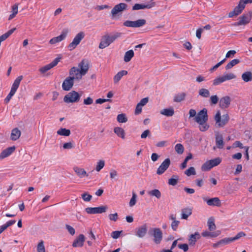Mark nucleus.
I'll use <instances>...</instances> for the list:
<instances>
[{
  "instance_id": "obj_47",
  "label": "nucleus",
  "mask_w": 252,
  "mask_h": 252,
  "mask_svg": "<svg viewBox=\"0 0 252 252\" xmlns=\"http://www.w3.org/2000/svg\"><path fill=\"white\" fill-rule=\"evenodd\" d=\"M104 165H105L104 161L103 160H100L97 163V165L95 167V170L97 172H99L104 167Z\"/></svg>"
},
{
  "instance_id": "obj_53",
  "label": "nucleus",
  "mask_w": 252,
  "mask_h": 252,
  "mask_svg": "<svg viewBox=\"0 0 252 252\" xmlns=\"http://www.w3.org/2000/svg\"><path fill=\"white\" fill-rule=\"evenodd\" d=\"M82 198L85 201H90L92 198V196L85 192L82 194Z\"/></svg>"
},
{
  "instance_id": "obj_12",
  "label": "nucleus",
  "mask_w": 252,
  "mask_h": 252,
  "mask_svg": "<svg viewBox=\"0 0 252 252\" xmlns=\"http://www.w3.org/2000/svg\"><path fill=\"white\" fill-rule=\"evenodd\" d=\"M68 32V30L67 29H63L61 35L58 36L57 37H55L51 39L49 41V43L50 44H55L57 43L60 42L63 40L65 37H66Z\"/></svg>"
},
{
  "instance_id": "obj_29",
  "label": "nucleus",
  "mask_w": 252,
  "mask_h": 252,
  "mask_svg": "<svg viewBox=\"0 0 252 252\" xmlns=\"http://www.w3.org/2000/svg\"><path fill=\"white\" fill-rule=\"evenodd\" d=\"M21 134V131L18 128H15L12 130L10 138L13 141L19 138Z\"/></svg>"
},
{
  "instance_id": "obj_40",
  "label": "nucleus",
  "mask_w": 252,
  "mask_h": 252,
  "mask_svg": "<svg viewBox=\"0 0 252 252\" xmlns=\"http://www.w3.org/2000/svg\"><path fill=\"white\" fill-rule=\"evenodd\" d=\"M199 95L202 97L207 98L210 96V92L208 90L204 88L200 89L198 92Z\"/></svg>"
},
{
  "instance_id": "obj_50",
  "label": "nucleus",
  "mask_w": 252,
  "mask_h": 252,
  "mask_svg": "<svg viewBox=\"0 0 252 252\" xmlns=\"http://www.w3.org/2000/svg\"><path fill=\"white\" fill-rule=\"evenodd\" d=\"M37 252H45V247L44 246V242L41 241L37 245Z\"/></svg>"
},
{
  "instance_id": "obj_32",
  "label": "nucleus",
  "mask_w": 252,
  "mask_h": 252,
  "mask_svg": "<svg viewBox=\"0 0 252 252\" xmlns=\"http://www.w3.org/2000/svg\"><path fill=\"white\" fill-rule=\"evenodd\" d=\"M242 78L245 82H248L252 80V73L251 71L245 72L242 75Z\"/></svg>"
},
{
  "instance_id": "obj_60",
  "label": "nucleus",
  "mask_w": 252,
  "mask_h": 252,
  "mask_svg": "<svg viewBox=\"0 0 252 252\" xmlns=\"http://www.w3.org/2000/svg\"><path fill=\"white\" fill-rule=\"evenodd\" d=\"M225 61V59H224L218 63H217L215 65H214L213 67H212L210 71L212 72L213 71L216 70L217 68H218L220 65H221Z\"/></svg>"
},
{
  "instance_id": "obj_58",
  "label": "nucleus",
  "mask_w": 252,
  "mask_h": 252,
  "mask_svg": "<svg viewBox=\"0 0 252 252\" xmlns=\"http://www.w3.org/2000/svg\"><path fill=\"white\" fill-rule=\"evenodd\" d=\"M109 219L111 220H113L114 221H117V220L118 219V215L117 213L109 214Z\"/></svg>"
},
{
  "instance_id": "obj_23",
  "label": "nucleus",
  "mask_w": 252,
  "mask_h": 252,
  "mask_svg": "<svg viewBox=\"0 0 252 252\" xmlns=\"http://www.w3.org/2000/svg\"><path fill=\"white\" fill-rule=\"evenodd\" d=\"M147 232V226L144 224L137 228L136 231V235L140 238L144 237Z\"/></svg>"
},
{
  "instance_id": "obj_15",
  "label": "nucleus",
  "mask_w": 252,
  "mask_h": 252,
  "mask_svg": "<svg viewBox=\"0 0 252 252\" xmlns=\"http://www.w3.org/2000/svg\"><path fill=\"white\" fill-rule=\"evenodd\" d=\"M60 58H56L53 62L48 64H47L39 69V71L41 73H44L49 70L51 69L54 66L57 65L58 63L60 61Z\"/></svg>"
},
{
  "instance_id": "obj_10",
  "label": "nucleus",
  "mask_w": 252,
  "mask_h": 252,
  "mask_svg": "<svg viewBox=\"0 0 252 252\" xmlns=\"http://www.w3.org/2000/svg\"><path fill=\"white\" fill-rule=\"evenodd\" d=\"M108 207L105 205L98 207H87L85 209V211L89 214H95L105 213Z\"/></svg>"
},
{
  "instance_id": "obj_19",
  "label": "nucleus",
  "mask_w": 252,
  "mask_h": 252,
  "mask_svg": "<svg viewBox=\"0 0 252 252\" xmlns=\"http://www.w3.org/2000/svg\"><path fill=\"white\" fill-rule=\"evenodd\" d=\"M231 102V98L228 96H225L220 98L219 102V106L221 109L228 108Z\"/></svg>"
},
{
  "instance_id": "obj_7",
  "label": "nucleus",
  "mask_w": 252,
  "mask_h": 252,
  "mask_svg": "<svg viewBox=\"0 0 252 252\" xmlns=\"http://www.w3.org/2000/svg\"><path fill=\"white\" fill-rule=\"evenodd\" d=\"M149 234L154 237V241L157 244L160 243L162 239V233L158 228H151Z\"/></svg>"
},
{
  "instance_id": "obj_42",
  "label": "nucleus",
  "mask_w": 252,
  "mask_h": 252,
  "mask_svg": "<svg viewBox=\"0 0 252 252\" xmlns=\"http://www.w3.org/2000/svg\"><path fill=\"white\" fill-rule=\"evenodd\" d=\"M225 82L224 77L222 76L216 78L213 81V85L217 86Z\"/></svg>"
},
{
  "instance_id": "obj_9",
  "label": "nucleus",
  "mask_w": 252,
  "mask_h": 252,
  "mask_svg": "<svg viewBox=\"0 0 252 252\" xmlns=\"http://www.w3.org/2000/svg\"><path fill=\"white\" fill-rule=\"evenodd\" d=\"M194 120L198 124H201L202 122H207L208 121L207 109L203 108L200 110L194 118Z\"/></svg>"
},
{
  "instance_id": "obj_24",
  "label": "nucleus",
  "mask_w": 252,
  "mask_h": 252,
  "mask_svg": "<svg viewBox=\"0 0 252 252\" xmlns=\"http://www.w3.org/2000/svg\"><path fill=\"white\" fill-rule=\"evenodd\" d=\"M85 241V237L83 234H80L74 241L72 246L73 247H81L83 246Z\"/></svg>"
},
{
  "instance_id": "obj_30",
  "label": "nucleus",
  "mask_w": 252,
  "mask_h": 252,
  "mask_svg": "<svg viewBox=\"0 0 252 252\" xmlns=\"http://www.w3.org/2000/svg\"><path fill=\"white\" fill-rule=\"evenodd\" d=\"M23 79V76L21 75L18 76L16 79L14 80V83L12 86L11 90V91L16 93L17 90L18 89L20 82Z\"/></svg>"
},
{
  "instance_id": "obj_52",
  "label": "nucleus",
  "mask_w": 252,
  "mask_h": 252,
  "mask_svg": "<svg viewBox=\"0 0 252 252\" xmlns=\"http://www.w3.org/2000/svg\"><path fill=\"white\" fill-rule=\"evenodd\" d=\"M185 174L188 176H189L191 175H195V170L194 167H190L188 169H187L185 171Z\"/></svg>"
},
{
  "instance_id": "obj_11",
  "label": "nucleus",
  "mask_w": 252,
  "mask_h": 252,
  "mask_svg": "<svg viewBox=\"0 0 252 252\" xmlns=\"http://www.w3.org/2000/svg\"><path fill=\"white\" fill-rule=\"evenodd\" d=\"M146 21L145 19H139L135 21H126L123 25L127 27L139 28L145 25Z\"/></svg>"
},
{
  "instance_id": "obj_6",
  "label": "nucleus",
  "mask_w": 252,
  "mask_h": 252,
  "mask_svg": "<svg viewBox=\"0 0 252 252\" xmlns=\"http://www.w3.org/2000/svg\"><path fill=\"white\" fill-rule=\"evenodd\" d=\"M252 18V11H249L248 13L243 14L239 17V21L234 23L235 26L246 25L249 24Z\"/></svg>"
},
{
  "instance_id": "obj_59",
  "label": "nucleus",
  "mask_w": 252,
  "mask_h": 252,
  "mask_svg": "<svg viewBox=\"0 0 252 252\" xmlns=\"http://www.w3.org/2000/svg\"><path fill=\"white\" fill-rule=\"evenodd\" d=\"M15 94V93L10 91L9 94L7 95L6 97L4 99V102L5 103H7L9 102L10 100L11 99V97L14 95V94Z\"/></svg>"
},
{
  "instance_id": "obj_36",
  "label": "nucleus",
  "mask_w": 252,
  "mask_h": 252,
  "mask_svg": "<svg viewBox=\"0 0 252 252\" xmlns=\"http://www.w3.org/2000/svg\"><path fill=\"white\" fill-rule=\"evenodd\" d=\"M160 114L167 116H172L174 114V111L173 108L164 109L160 111Z\"/></svg>"
},
{
  "instance_id": "obj_27",
  "label": "nucleus",
  "mask_w": 252,
  "mask_h": 252,
  "mask_svg": "<svg viewBox=\"0 0 252 252\" xmlns=\"http://www.w3.org/2000/svg\"><path fill=\"white\" fill-rule=\"evenodd\" d=\"M127 71L126 70H121L118 72L114 77L113 80L114 84H117L122 78L127 74Z\"/></svg>"
},
{
  "instance_id": "obj_38",
  "label": "nucleus",
  "mask_w": 252,
  "mask_h": 252,
  "mask_svg": "<svg viewBox=\"0 0 252 252\" xmlns=\"http://www.w3.org/2000/svg\"><path fill=\"white\" fill-rule=\"evenodd\" d=\"M240 62V61L239 59H233L226 64V65L225 66V69L226 70L231 69L234 66L238 64Z\"/></svg>"
},
{
  "instance_id": "obj_49",
  "label": "nucleus",
  "mask_w": 252,
  "mask_h": 252,
  "mask_svg": "<svg viewBox=\"0 0 252 252\" xmlns=\"http://www.w3.org/2000/svg\"><path fill=\"white\" fill-rule=\"evenodd\" d=\"M223 76L224 77L225 81H227V80H230L231 79H235L236 77V75L233 73L224 74L223 75Z\"/></svg>"
},
{
  "instance_id": "obj_34",
  "label": "nucleus",
  "mask_w": 252,
  "mask_h": 252,
  "mask_svg": "<svg viewBox=\"0 0 252 252\" xmlns=\"http://www.w3.org/2000/svg\"><path fill=\"white\" fill-rule=\"evenodd\" d=\"M134 55V52L132 50H130L126 52L124 58V61L126 63L129 62L133 57Z\"/></svg>"
},
{
  "instance_id": "obj_31",
  "label": "nucleus",
  "mask_w": 252,
  "mask_h": 252,
  "mask_svg": "<svg viewBox=\"0 0 252 252\" xmlns=\"http://www.w3.org/2000/svg\"><path fill=\"white\" fill-rule=\"evenodd\" d=\"M114 131L118 136L122 138V139H125V132L123 128L120 127H116L114 128Z\"/></svg>"
},
{
  "instance_id": "obj_63",
  "label": "nucleus",
  "mask_w": 252,
  "mask_h": 252,
  "mask_svg": "<svg viewBox=\"0 0 252 252\" xmlns=\"http://www.w3.org/2000/svg\"><path fill=\"white\" fill-rule=\"evenodd\" d=\"M210 100L213 104H216L218 102L219 98L216 95H212L210 97Z\"/></svg>"
},
{
  "instance_id": "obj_46",
  "label": "nucleus",
  "mask_w": 252,
  "mask_h": 252,
  "mask_svg": "<svg viewBox=\"0 0 252 252\" xmlns=\"http://www.w3.org/2000/svg\"><path fill=\"white\" fill-rule=\"evenodd\" d=\"M192 158V156L191 153H189L188 156L185 158L183 162L181 164V168L184 169L187 167V162L189 160Z\"/></svg>"
},
{
  "instance_id": "obj_21",
  "label": "nucleus",
  "mask_w": 252,
  "mask_h": 252,
  "mask_svg": "<svg viewBox=\"0 0 252 252\" xmlns=\"http://www.w3.org/2000/svg\"><path fill=\"white\" fill-rule=\"evenodd\" d=\"M203 200L206 202L209 206H214L220 207L221 206V202L218 197H214L210 199L203 198Z\"/></svg>"
},
{
  "instance_id": "obj_62",
  "label": "nucleus",
  "mask_w": 252,
  "mask_h": 252,
  "mask_svg": "<svg viewBox=\"0 0 252 252\" xmlns=\"http://www.w3.org/2000/svg\"><path fill=\"white\" fill-rule=\"evenodd\" d=\"M83 103L85 105H91L93 103V99L91 97H88L84 99Z\"/></svg>"
},
{
  "instance_id": "obj_20",
  "label": "nucleus",
  "mask_w": 252,
  "mask_h": 252,
  "mask_svg": "<svg viewBox=\"0 0 252 252\" xmlns=\"http://www.w3.org/2000/svg\"><path fill=\"white\" fill-rule=\"evenodd\" d=\"M201 235L198 232H195L194 234H190L189 237L188 242L189 244L191 246H193L195 245L196 241L200 239Z\"/></svg>"
},
{
  "instance_id": "obj_16",
  "label": "nucleus",
  "mask_w": 252,
  "mask_h": 252,
  "mask_svg": "<svg viewBox=\"0 0 252 252\" xmlns=\"http://www.w3.org/2000/svg\"><path fill=\"white\" fill-rule=\"evenodd\" d=\"M69 75L71 77H74V80H80L82 78V76H84L82 74L80 70L75 67L71 68L69 71Z\"/></svg>"
},
{
  "instance_id": "obj_22",
  "label": "nucleus",
  "mask_w": 252,
  "mask_h": 252,
  "mask_svg": "<svg viewBox=\"0 0 252 252\" xmlns=\"http://www.w3.org/2000/svg\"><path fill=\"white\" fill-rule=\"evenodd\" d=\"M155 5V3L154 2L147 4L136 3L133 6L132 10H137L139 9H143L145 8L150 9L154 7Z\"/></svg>"
},
{
  "instance_id": "obj_64",
  "label": "nucleus",
  "mask_w": 252,
  "mask_h": 252,
  "mask_svg": "<svg viewBox=\"0 0 252 252\" xmlns=\"http://www.w3.org/2000/svg\"><path fill=\"white\" fill-rule=\"evenodd\" d=\"M150 134V131L149 129L145 130L141 134V138L142 139L146 138Z\"/></svg>"
},
{
  "instance_id": "obj_56",
  "label": "nucleus",
  "mask_w": 252,
  "mask_h": 252,
  "mask_svg": "<svg viewBox=\"0 0 252 252\" xmlns=\"http://www.w3.org/2000/svg\"><path fill=\"white\" fill-rule=\"evenodd\" d=\"M246 235V234L243 232H240L238 233L235 237H232L233 241H235L236 240H238L240 239V238L242 237H245Z\"/></svg>"
},
{
  "instance_id": "obj_1",
  "label": "nucleus",
  "mask_w": 252,
  "mask_h": 252,
  "mask_svg": "<svg viewBox=\"0 0 252 252\" xmlns=\"http://www.w3.org/2000/svg\"><path fill=\"white\" fill-rule=\"evenodd\" d=\"M121 33H116L115 35L109 36L105 35L103 36L99 45L100 49H103L108 47L111 43H113L118 37H120Z\"/></svg>"
},
{
  "instance_id": "obj_8",
  "label": "nucleus",
  "mask_w": 252,
  "mask_h": 252,
  "mask_svg": "<svg viewBox=\"0 0 252 252\" xmlns=\"http://www.w3.org/2000/svg\"><path fill=\"white\" fill-rule=\"evenodd\" d=\"M85 33L83 32L78 33L74 37L73 41L68 45V48L70 51L74 49L79 44L81 41L84 38Z\"/></svg>"
},
{
  "instance_id": "obj_48",
  "label": "nucleus",
  "mask_w": 252,
  "mask_h": 252,
  "mask_svg": "<svg viewBox=\"0 0 252 252\" xmlns=\"http://www.w3.org/2000/svg\"><path fill=\"white\" fill-rule=\"evenodd\" d=\"M198 124L199 125V128L201 131H205L209 127V126L207 124V122H202L201 124Z\"/></svg>"
},
{
  "instance_id": "obj_17",
  "label": "nucleus",
  "mask_w": 252,
  "mask_h": 252,
  "mask_svg": "<svg viewBox=\"0 0 252 252\" xmlns=\"http://www.w3.org/2000/svg\"><path fill=\"white\" fill-rule=\"evenodd\" d=\"M78 66L80 68L79 69L82 72V74L85 75L89 70V62L87 60L83 59L79 63Z\"/></svg>"
},
{
  "instance_id": "obj_28",
  "label": "nucleus",
  "mask_w": 252,
  "mask_h": 252,
  "mask_svg": "<svg viewBox=\"0 0 252 252\" xmlns=\"http://www.w3.org/2000/svg\"><path fill=\"white\" fill-rule=\"evenodd\" d=\"M73 170L77 176L80 178L88 176V174L83 168H81L78 167H74L73 168Z\"/></svg>"
},
{
  "instance_id": "obj_3",
  "label": "nucleus",
  "mask_w": 252,
  "mask_h": 252,
  "mask_svg": "<svg viewBox=\"0 0 252 252\" xmlns=\"http://www.w3.org/2000/svg\"><path fill=\"white\" fill-rule=\"evenodd\" d=\"M214 119L218 126L221 127L228 123L229 120V117L227 114L223 115L221 117L220 111H218L215 116Z\"/></svg>"
},
{
  "instance_id": "obj_25",
  "label": "nucleus",
  "mask_w": 252,
  "mask_h": 252,
  "mask_svg": "<svg viewBox=\"0 0 252 252\" xmlns=\"http://www.w3.org/2000/svg\"><path fill=\"white\" fill-rule=\"evenodd\" d=\"M16 148L14 146L8 147L3 150L0 154V158L3 159L9 155H10L15 150Z\"/></svg>"
},
{
  "instance_id": "obj_33",
  "label": "nucleus",
  "mask_w": 252,
  "mask_h": 252,
  "mask_svg": "<svg viewBox=\"0 0 252 252\" xmlns=\"http://www.w3.org/2000/svg\"><path fill=\"white\" fill-rule=\"evenodd\" d=\"M192 213L191 209L190 208H184L182 210V219L187 220Z\"/></svg>"
},
{
  "instance_id": "obj_51",
  "label": "nucleus",
  "mask_w": 252,
  "mask_h": 252,
  "mask_svg": "<svg viewBox=\"0 0 252 252\" xmlns=\"http://www.w3.org/2000/svg\"><path fill=\"white\" fill-rule=\"evenodd\" d=\"M136 197H137L136 194L133 192L132 193V196L131 198L130 199V200L129 203V205L130 207L134 206L136 204Z\"/></svg>"
},
{
  "instance_id": "obj_54",
  "label": "nucleus",
  "mask_w": 252,
  "mask_h": 252,
  "mask_svg": "<svg viewBox=\"0 0 252 252\" xmlns=\"http://www.w3.org/2000/svg\"><path fill=\"white\" fill-rule=\"evenodd\" d=\"M179 223H180V221L178 220L173 221L171 224L172 229L174 231H176L178 228Z\"/></svg>"
},
{
  "instance_id": "obj_13",
  "label": "nucleus",
  "mask_w": 252,
  "mask_h": 252,
  "mask_svg": "<svg viewBox=\"0 0 252 252\" xmlns=\"http://www.w3.org/2000/svg\"><path fill=\"white\" fill-rule=\"evenodd\" d=\"M171 163L170 159L169 158H166L160 164L157 171L158 175H161L168 169Z\"/></svg>"
},
{
  "instance_id": "obj_18",
  "label": "nucleus",
  "mask_w": 252,
  "mask_h": 252,
  "mask_svg": "<svg viewBox=\"0 0 252 252\" xmlns=\"http://www.w3.org/2000/svg\"><path fill=\"white\" fill-rule=\"evenodd\" d=\"M127 7V5L125 3H120L116 5L111 10V14L112 16H114L118 13L122 12L126 10Z\"/></svg>"
},
{
  "instance_id": "obj_55",
  "label": "nucleus",
  "mask_w": 252,
  "mask_h": 252,
  "mask_svg": "<svg viewBox=\"0 0 252 252\" xmlns=\"http://www.w3.org/2000/svg\"><path fill=\"white\" fill-rule=\"evenodd\" d=\"M122 232V231H113L111 233V237L113 239H118L120 236L121 233Z\"/></svg>"
},
{
  "instance_id": "obj_41",
  "label": "nucleus",
  "mask_w": 252,
  "mask_h": 252,
  "mask_svg": "<svg viewBox=\"0 0 252 252\" xmlns=\"http://www.w3.org/2000/svg\"><path fill=\"white\" fill-rule=\"evenodd\" d=\"M207 224L208 228L210 231L216 229V226L214 222V219L213 218H211L208 219Z\"/></svg>"
},
{
  "instance_id": "obj_57",
  "label": "nucleus",
  "mask_w": 252,
  "mask_h": 252,
  "mask_svg": "<svg viewBox=\"0 0 252 252\" xmlns=\"http://www.w3.org/2000/svg\"><path fill=\"white\" fill-rule=\"evenodd\" d=\"M178 247L179 249L183 250L184 252H187L189 250V246L187 244H179Z\"/></svg>"
},
{
  "instance_id": "obj_44",
  "label": "nucleus",
  "mask_w": 252,
  "mask_h": 252,
  "mask_svg": "<svg viewBox=\"0 0 252 252\" xmlns=\"http://www.w3.org/2000/svg\"><path fill=\"white\" fill-rule=\"evenodd\" d=\"M175 151L178 154H182L183 153L184 151V147L183 145L181 144H177L175 146Z\"/></svg>"
},
{
  "instance_id": "obj_45",
  "label": "nucleus",
  "mask_w": 252,
  "mask_h": 252,
  "mask_svg": "<svg viewBox=\"0 0 252 252\" xmlns=\"http://www.w3.org/2000/svg\"><path fill=\"white\" fill-rule=\"evenodd\" d=\"M117 120L118 122L122 123H126L127 121V119L126 117V115L123 113L119 114L117 116Z\"/></svg>"
},
{
  "instance_id": "obj_26",
  "label": "nucleus",
  "mask_w": 252,
  "mask_h": 252,
  "mask_svg": "<svg viewBox=\"0 0 252 252\" xmlns=\"http://www.w3.org/2000/svg\"><path fill=\"white\" fill-rule=\"evenodd\" d=\"M215 141L216 146L219 149H222L224 146V142L222 135L217 133L215 134Z\"/></svg>"
},
{
  "instance_id": "obj_14",
  "label": "nucleus",
  "mask_w": 252,
  "mask_h": 252,
  "mask_svg": "<svg viewBox=\"0 0 252 252\" xmlns=\"http://www.w3.org/2000/svg\"><path fill=\"white\" fill-rule=\"evenodd\" d=\"M74 77L68 76L63 81L62 84V88L64 91H69L74 85Z\"/></svg>"
},
{
  "instance_id": "obj_37",
  "label": "nucleus",
  "mask_w": 252,
  "mask_h": 252,
  "mask_svg": "<svg viewBox=\"0 0 252 252\" xmlns=\"http://www.w3.org/2000/svg\"><path fill=\"white\" fill-rule=\"evenodd\" d=\"M57 133L60 135L68 136L70 134V130L65 128H61L57 131Z\"/></svg>"
},
{
  "instance_id": "obj_35",
  "label": "nucleus",
  "mask_w": 252,
  "mask_h": 252,
  "mask_svg": "<svg viewBox=\"0 0 252 252\" xmlns=\"http://www.w3.org/2000/svg\"><path fill=\"white\" fill-rule=\"evenodd\" d=\"M186 96V94L185 93L178 94L174 96L173 100L176 102H180L185 100Z\"/></svg>"
},
{
  "instance_id": "obj_2",
  "label": "nucleus",
  "mask_w": 252,
  "mask_h": 252,
  "mask_svg": "<svg viewBox=\"0 0 252 252\" xmlns=\"http://www.w3.org/2000/svg\"><path fill=\"white\" fill-rule=\"evenodd\" d=\"M248 3H250V0H240L238 5L234 8L233 11L228 13V17L231 18L241 14L244 9L246 4Z\"/></svg>"
},
{
  "instance_id": "obj_5",
  "label": "nucleus",
  "mask_w": 252,
  "mask_h": 252,
  "mask_svg": "<svg viewBox=\"0 0 252 252\" xmlns=\"http://www.w3.org/2000/svg\"><path fill=\"white\" fill-rule=\"evenodd\" d=\"M80 97L81 95L78 93L72 91L64 96L63 101L68 103L76 102L79 101Z\"/></svg>"
},
{
  "instance_id": "obj_61",
  "label": "nucleus",
  "mask_w": 252,
  "mask_h": 252,
  "mask_svg": "<svg viewBox=\"0 0 252 252\" xmlns=\"http://www.w3.org/2000/svg\"><path fill=\"white\" fill-rule=\"evenodd\" d=\"M65 227L68 230V232L71 235H74L75 233V229L72 226L66 224Z\"/></svg>"
},
{
  "instance_id": "obj_39",
  "label": "nucleus",
  "mask_w": 252,
  "mask_h": 252,
  "mask_svg": "<svg viewBox=\"0 0 252 252\" xmlns=\"http://www.w3.org/2000/svg\"><path fill=\"white\" fill-rule=\"evenodd\" d=\"M148 194L151 196H155L159 199L161 197V192L158 189H154L148 191Z\"/></svg>"
},
{
  "instance_id": "obj_4",
  "label": "nucleus",
  "mask_w": 252,
  "mask_h": 252,
  "mask_svg": "<svg viewBox=\"0 0 252 252\" xmlns=\"http://www.w3.org/2000/svg\"><path fill=\"white\" fill-rule=\"evenodd\" d=\"M221 162V158L218 157L206 161L201 166V170L204 171L210 170L213 167L220 164Z\"/></svg>"
},
{
  "instance_id": "obj_43",
  "label": "nucleus",
  "mask_w": 252,
  "mask_h": 252,
  "mask_svg": "<svg viewBox=\"0 0 252 252\" xmlns=\"http://www.w3.org/2000/svg\"><path fill=\"white\" fill-rule=\"evenodd\" d=\"M179 177L177 175H173L172 178L168 180V184L170 185L175 186L177 184Z\"/></svg>"
}]
</instances>
